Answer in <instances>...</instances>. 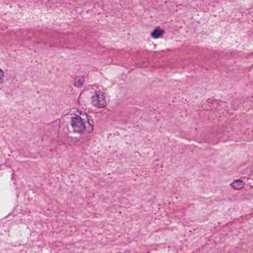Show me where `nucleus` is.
Here are the masks:
<instances>
[{"label":"nucleus","mask_w":253,"mask_h":253,"mask_svg":"<svg viewBox=\"0 0 253 253\" xmlns=\"http://www.w3.org/2000/svg\"><path fill=\"white\" fill-rule=\"evenodd\" d=\"M95 94L91 97V102L92 105L98 108H103L106 105V100L105 96L103 94L101 96L99 95L100 92H95Z\"/></svg>","instance_id":"obj_2"},{"label":"nucleus","mask_w":253,"mask_h":253,"mask_svg":"<svg viewBox=\"0 0 253 253\" xmlns=\"http://www.w3.org/2000/svg\"><path fill=\"white\" fill-rule=\"evenodd\" d=\"M71 125L73 131L79 134L84 132H91L93 130V125L91 124L86 113H80V116L76 115L71 119Z\"/></svg>","instance_id":"obj_1"},{"label":"nucleus","mask_w":253,"mask_h":253,"mask_svg":"<svg viewBox=\"0 0 253 253\" xmlns=\"http://www.w3.org/2000/svg\"><path fill=\"white\" fill-rule=\"evenodd\" d=\"M165 32L163 30H161L159 28H156L151 33V37L154 39H158Z\"/></svg>","instance_id":"obj_4"},{"label":"nucleus","mask_w":253,"mask_h":253,"mask_svg":"<svg viewBox=\"0 0 253 253\" xmlns=\"http://www.w3.org/2000/svg\"><path fill=\"white\" fill-rule=\"evenodd\" d=\"M3 71L2 69L0 68V83H3V79L2 77H3Z\"/></svg>","instance_id":"obj_6"},{"label":"nucleus","mask_w":253,"mask_h":253,"mask_svg":"<svg viewBox=\"0 0 253 253\" xmlns=\"http://www.w3.org/2000/svg\"><path fill=\"white\" fill-rule=\"evenodd\" d=\"M245 185V183L240 179L234 180V181L231 184V186L235 190H241L244 188Z\"/></svg>","instance_id":"obj_3"},{"label":"nucleus","mask_w":253,"mask_h":253,"mask_svg":"<svg viewBox=\"0 0 253 253\" xmlns=\"http://www.w3.org/2000/svg\"><path fill=\"white\" fill-rule=\"evenodd\" d=\"M84 81V78L82 77H76L75 78L74 85L77 87H80L82 86Z\"/></svg>","instance_id":"obj_5"}]
</instances>
